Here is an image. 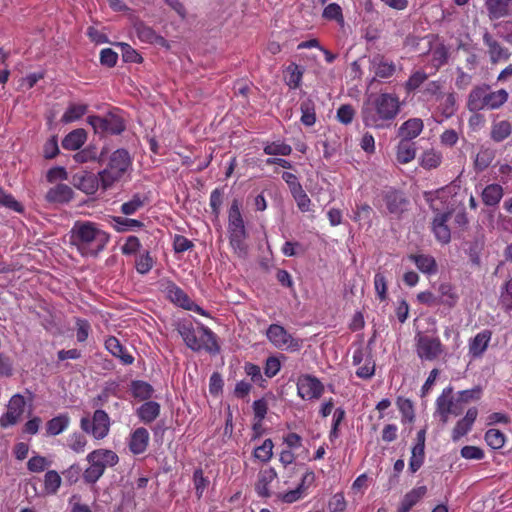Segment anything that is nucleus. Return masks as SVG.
I'll return each mask as SVG.
<instances>
[{"mask_svg":"<svg viewBox=\"0 0 512 512\" xmlns=\"http://www.w3.org/2000/svg\"><path fill=\"white\" fill-rule=\"evenodd\" d=\"M451 209L448 207L441 213H438L432 223V229L437 240L443 244H447L451 239L450 229L447 221L450 219Z\"/></svg>","mask_w":512,"mask_h":512,"instance_id":"nucleus-18","label":"nucleus"},{"mask_svg":"<svg viewBox=\"0 0 512 512\" xmlns=\"http://www.w3.org/2000/svg\"><path fill=\"white\" fill-rule=\"evenodd\" d=\"M176 329L185 344L194 351L204 349L210 353L219 351L215 334L206 326L199 324L195 328L191 321H178Z\"/></svg>","mask_w":512,"mask_h":512,"instance_id":"nucleus-3","label":"nucleus"},{"mask_svg":"<svg viewBox=\"0 0 512 512\" xmlns=\"http://www.w3.org/2000/svg\"><path fill=\"white\" fill-rule=\"evenodd\" d=\"M427 492L426 486H418L405 494L398 512H409L411 508L422 499Z\"/></svg>","mask_w":512,"mask_h":512,"instance_id":"nucleus-31","label":"nucleus"},{"mask_svg":"<svg viewBox=\"0 0 512 512\" xmlns=\"http://www.w3.org/2000/svg\"><path fill=\"white\" fill-rule=\"evenodd\" d=\"M70 425V417L68 414H59L50 419L45 425L47 436H57L64 432Z\"/></svg>","mask_w":512,"mask_h":512,"instance_id":"nucleus-27","label":"nucleus"},{"mask_svg":"<svg viewBox=\"0 0 512 512\" xmlns=\"http://www.w3.org/2000/svg\"><path fill=\"white\" fill-rule=\"evenodd\" d=\"M512 132L510 122L501 120L494 122L491 127V138L496 142H501L508 138Z\"/></svg>","mask_w":512,"mask_h":512,"instance_id":"nucleus-41","label":"nucleus"},{"mask_svg":"<svg viewBox=\"0 0 512 512\" xmlns=\"http://www.w3.org/2000/svg\"><path fill=\"white\" fill-rule=\"evenodd\" d=\"M110 417L101 409L96 410L93 413L92 419L89 417H83L80 420L81 429L93 436L96 440L104 439L110 431Z\"/></svg>","mask_w":512,"mask_h":512,"instance_id":"nucleus-8","label":"nucleus"},{"mask_svg":"<svg viewBox=\"0 0 512 512\" xmlns=\"http://www.w3.org/2000/svg\"><path fill=\"white\" fill-rule=\"evenodd\" d=\"M131 390L132 394L141 400L150 398L153 392L152 386L144 381L133 382Z\"/></svg>","mask_w":512,"mask_h":512,"instance_id":"nucleus-52","label":"nucleus"},{"mask_svg":"<svg viewBox=\"0 0 512 512\" xmlns=\"http://www.w3.org/2000/svg\"><path fill=\"white\" fill-rule=\"evenodd\" d=\"M291 194H292L294 200L296 201L298 208L302 212L310 211V209H311V200L308 197V195L306 194V192L303 190L302 187L296 189Z\"/></svg>","mask_w":512,"mask_h":512,"instance_id":"nucleus-55","label":"nucleus"},{"mask_svg":"<svg viewBox=\"0 0 512 512\" xmlns=\"http://www.w3.org/2000/svg\"><path fill=\"white\" fill-rule=\"evenodd\" d=\"M25 404L22 395L15 394L12 396L7 405L6 413L0 417V426L6 428L16 424L24 412Z\"/></svg>","mask_w":512,"mask_h":512,"instance_id":"nucleus-15","label":"nucleus"},{"mask_svg":"<svg viewBox=\"0 0 512 512\" xmlns=\"http://www.w3.org/2000/svg\"><path fill=\"white\" fill-rule=\"evenodd\" d=\"M437 101H439V110L445 118H449L455 113L457 107L453 93L442 94L437 98Z\"/></svg>","mask_w":512,"mask_h":512,"instance_id":"nucleus-40","label":"nucleus"},{"mask_svg":"<svg viewBox=\"0 0 512 512\" xmlns=\"http://www.w3.org/2000/svg\"><path fill=\"white\" fill-rule=\"evenodd\" d=\"M149 432L146 428L139 427L135 429L129 437L128 446L133 454H142L146 451L149 444Z\"/></svg>","mask_w":512,"mask_h":512,"instance_id":"nucleus-21","label":"nucleus"},{"mask_svg":"<svg viewBox=\"0 0 512 512\" xmlns=\"http://www.w3.org/2000/svg\"><path fill=\"white\" fill-rule=\"evenodd\" d=\"M415 349L418 357L424 361H432L443 353V345L438 337L418 332L415 336Z\"/></svg>","mask_w":512,"mask_h":512,"instance_id":"nucleus-9","label":"nucleus"},{"mask_svg":"<svg viewBox=\"0 0 512 512\" xmlns=\"http://www.w3.org/2000/svg\"><path fill=\"white\" fill-rule=\"evenodd\" d=\"M71 243L84 257H96L109 242L110 236L91 221H76L71 229Z\"/></svg>","mask_w":512,"mask_h":512,"instance_id":"nucleus-2","label":"nucleus"},{"mask_svg":"<svg viewBox=\"0 0 512 512\" xmlns=\"http://www.w3.org/2000/svg\"><path fill=\"white\" fill-rule=\"evenodd\" d=\"M331 512H342L346 508V501L343 493H336L332 496L328 503Z\"/></svg>","mask_w":512,"mask_h":512,"instance_id":"nucleus-63","label":"nucleus"},{"mask_svg":"<svg viewBox=\"0 0 512 512\" xmlns=\"http://www.w3.org/2000/svg\"><path fill=\"white\" fill-rule=\"evenodd\" d=\"M105 347L113 356L119 358L122 363L126 365L133 363L134 358L132 355L125 351L124 347L121 345L117 338L109 337L105 341Z\"/></svg>","mask_w":512,"mask_h":512,"instance_id":"nucleus-30","label":"nucleus"},{"mask_svg":"<svg viewBox=\"0 0 512 512\" xmlns=\"http://www.w3.org/2000/svg\"><path fill=\"white\" fill-rule=\"evenodd\" d=\"M264 152L267 155H281V156H287L292 152V148L290 145L281 142V141H275L268 143L264 147Z\"/></svg>","mask_w":512,"mask_h":512,"instance_id":"nucleus-51","label":"nucleus"},{"mask_svg":"<svg viewBox=\"0 0 512 512\" xmlns=\"http://www.w3.org/2000/svg\"><path fill=\"white\" fill-rule=\"evenodd\" d=\"M152 267H153V259L148 252L140 255L136 259V270L140 274L148 273L152 269Z\"/></svg>","mask_w":512,"mask_h":512,"instance_id":"nucleus-62","label":"nucleus"},{"mask_svg":"<svg viewBox=\"0 0 512 512\" xmlns=\"http://www.w3.org/2000/svg\"><path fill=\"white\" fill-rule=\"evenodd\" d=\"M167 297L176 305L187 309L193 310L201 315H205V312L198 305L194 304L184 291L173 283H168L165 287Z\"/></svg>","mask_w":512,"mask_h":512,"instance_id":"nucleus-16","label":"nucleus"},{"mask_svg":"<svg viewBox=\"0 0 512 512\" xmlns=\"http://www.w3.org/2000/svg\"><path fill=\"white\" fill-rule=\"evenodd\" d=\"M274 444L271 439H266L262 445L254 450V457L262 462H268L273 456Z\"/></svg>","mask_w":512,"mask_h":512,"instance_id":"nucleus-50","label":"nucleus"},{"mask_svg":"<svg viewBox=\"0 0 512 512\" xmlns=\"http://www.w3.org/2000/svg\"><path fill=\"white\" fill-rule=\"evenodd\" d=\"M502 197L503 188L498 184H490L482 192V200L489 206L498 204Z\"/></svg>","mask_w":512,"mask_h":512,"instance_id":"nucleus-38","label":"nucleus"},{"mask_svg":"<svg viewBox=\"0 0 512 512\" xmlns=\"http://www.w3.org/2000/svg\"><path fill=\"white\" fill-rule=\"evenodd\" d=\"M86 141V133L83 129H76L70 132L62 141V146L67 150H77Z\"/></svg>","mask_w":512,"mask_h":512,"instance_id":"nucleus-36","label":"nucleus"},{"mask_svg":"<svg viewBox=\"0 0 512 512\" xmlns=\"http://www.w3.org/2000/svg\"><path fill=\"white\" fill-rule=\"evenodd\" d=\"M509 0H486L490 18H500L508 13Z\"/></svg>","mask_w":512,"mask_h":512,"instance_id":"nucleus-43","label":"nucleus"},{"mask_svg":"<svg viewBox=\"0 0 512 512\" xmlns=\"http://www.w3.org/2000/svg\"><path fill=\"white\" fill-rule=\"evenodd\" d=\"M49 465L50 462L45 457L40 455L31 457L27 463L28 470L31 472H42Z\"/></svg>","mask_w":512,"mask_h":512,"instance_id":"nucleus-60","label":"nucleus"},{"mask_svg":"<svg viewBox=\"0 0 512 512\" xmlns=\"http://www.w3.org/2000/svg\"><path fill=\"white\" fill-rule=\"evenodd\" d=\"M87 111V106L84 104L71 105L63 114L61 120L64 123H70L78 120Z\"/></svg>","mask_w":512,"mask_h":512,"instance_id":"nucleus-48","label":"nucleus"},{"mask_svg":"<svg viewBox=\"0 0 512 512\" xmlns=\"http://www.w3.org/2000/svg\"><path fill=\"white\" fill-rule=\"evenodd\" d=\"M61 485V477L55 470L46 472L44 476V489L49 494H55Z\"/></svg>","mask_w":512,"mask_h":512,"instance_id":"nucleus-47","label":"nucleus"},{"mask_svg":"<svg viewBox=\"0 0 512 512\" xmlns=\"http://www.w3.org/2000/svg\"><path fill=\"white\" fill-rule=\"evenodd\" d=\"M442 153L434 148L425 150L419 156V165L425 170H432L438 168L442 163Z\"/></svg>","mask_w":512,"mask_h":512,"instance_id":"nucleus-28","label":"nucleus"},{"mask_svg":"<svg viewBox=\"0 0 512 512\" xmlns=\"http://www.w3.org/2000/svg\"><path fill=\"white\" fill-rule=\"evenodd\" d=\"M428 78V75L423 71H415L409 77L407 82L405 83V88L408 92L413 91L420 87L421 84Z\"/></svg>","mask_w":512,"mask_h":512,"instance_id":"nucleus-57","label":"nucleus"},{"mask_svg":"<svg viewBox=\"0 0 512 512\" xmlns=\"http://www.w3.org/2000/svg\"><path fill=\"white\" fill-rule=\"evenodd\" d=\"M416 156V148L414 143L407 140L399 142L396 150V159L400 164H407L411 162Z\"/></svg>","mask_w":512,"mask_h":512,"instance_id":"nucleus-32","label":"nucleus"},{"mask_svg":"<svg viewBox=\"0 0 512 512\" xmlns=\"http://www.w3.org/2000/svg\"><path fill=\"white\" fill-rule=\"evenodd\" d=\"M147 200V196L137 193L129 201L121 205V212L125 215H133L144 207Z\"/></svg>","mask_w":512,"mask_h":512,"instance_id":"nucleus-39","label":"nucleus"},{"mask_svg":"<svg viewBox=\"0 0 512 512\" xmlns=\"http://www.w3.org/2000/svg\"><path fill=\"white\" fill-rule=\"evenodd\" d=\"M485 441L492 449H500L505 444V435L498 429H489L485 433Z\"/></svg>","mask_w":512,"mask_h":512,"instance_id":"nucleus-49","label":"nucleus"},{"mask_svg":"<svg viewBox=\"0 0 512 512\" xmlns=\"http://www.w3.org/2000/svg\"><path fill=\"white\" fill-rule=\"evenodd\" d=\"M397 407L402 415L403 423H412L415 419L414 406L411 400L399 397Z\"/></svg>","mask_w":512,"mask_h":512,"instance_id":"nucleus-45","label":"nucleus"},{"mask_svg":"<svg viewBox=\"0 0 512 512\" xmlns=\"http://www.w3.org/2000/svg\"><path fill=\"white\" fill-rule=\"evenodd\" d=\"M353 365L357 366L356 375L361 379H370L375 374V361L371 353L359 346L353 352L352 356Z\"/></svg>","mask_w":512,"mask_h":512,"instance_id":"nucleus-12","label":"nucleus"},{"mask_svg":"<svg viewBox=\"0 0 512 512\" xmlns=\"http://www.w3.org/2000/svg\"><path fill=\"white\" fill-rule=\"evenodd\" d=\"M424 128V123L420 118H411L405 121L399 128V136L403 140L410 141L416 138Z\"/></svg>","mask_w":512,"mask_h":512,"instance_id":"nucleus-25","label":"nucleus"},{"mask_svg":"<svg viewBox=\"0 0 512 512\" xmlns=\"http://www.w3.org/2000/svg\"><path fill=\"white\" fill-rule=\"evenodd\" d=\"M314 479V475L312 472H306L301 480V483L297 485L295 489H292L287 492H280L277 494V498L283 503H294L300 499H302L306 495V483L312 482Z\"/></svg>","mask_w":512,"mask_h":512,"instance_id":"nucleus-19","label":"nucleus"},{"mask_svg":"<svg viewBox=\"0 0 512 512\" xmlns=\"http://www.w3.org/2000/svg\"><path fill=\"white\" fill-rule=\"evenodd\" d=\"M484 43L488 47V54L492 63L503 62L509 59L510 52L507 48L501 46L491 35H484Z\"/></svg>","mask_w":512,"mask_h":512,"instance_id":"nucleus-23","label":"nucleus"},{"mask_svg":"<svg viewBox=\"0 0 512 512\" xmlns=\"http://www.w3.org/2000/svg\"><path fill=\"white\" fill-rule=\"evenodd\" d=\"M136 32L139 39L147 43H154L158 40H163L153 31V29L142 24L136 27Z\"/></svg>","mask_w":512,"mask_h":512,"instance_id":"nucleus-56","label":"nucleus"},{"mask_svg":"<svg viewBox=\"0 0 512 512\" xmlns=\"http://www.w3.org/2000/svg\"><path fill=\"white\" fill-rule=\"evenodd\" d=\"M72 184L86 194H94L100 183L99 176L90 172L76 173L72 176Z\"/></svg>","mask_w":512,"mask_h":512,"instance_id":"nucleus-17","label":"nucleus"},{"mask_svg":"<svg viewBox=\"0 0 512 512\" xmlns=\"http://www.w3.org/2000/svg\"><path fill=\"white\" fill-rule=\"evenodd\" d=\"M424 449L425 446H421V444H416L412 448V455L409 462V468L412 472H416L423 464Z\"/></svg>","mask_w":512,"mask_h":512,"instance_id":"nucleus-53","label":"nucleus"},{"mask_svg":"<svg viewBox=\"0 0 512 512\" xmlns=\"http://www.w3.org/2000/svg\"><path fill=\"white\" fill-rule=\"evenodd\" d=\"M401 109L400 99L392 93L370 95L362 107V120L365 126L384 129L391 125Z\"/></svg>","mask_w":512,"mask_h":512,"instance_id":"nucleus-1","label":"nucleus"},{"mask_svg":"<svg viewBox=\"0 0 512 512\" xmlns=\"http://www.w3.org/2000/svg\"><path fill=\"white\" fill-rule=\"evenodd\" d=\"M462 410L452 397V388H445L436 400L435 414L440 417L443 424L447 423L450 415H458Z\"/></svg>","mask_w":512,"mask_h":512,"instance_id":"nucleus-13","label":"nucleus"},{"mask_svg":"<svg viewBox=\"0 0 512 512\" xmlns=\"http://www.w3.org/2000/svg\"><path fill=\"white\" fill-rule=\"evenodd\" d=\"M303 76V70L296 65L295 63L290 64L284 74V78L286 81V84L292 88L296 89L300 86Z\"/></svg>","mask_w":512,"mask_h":512,"instance_id":"nucleus-42","label":"nucleus"},{"mask_svg":"<svg viewBox=\"0 0 512 512\" xmlns=\"http://www.w3.org/2000/svg\"><path fill=\"white\" fill-rule=\"evenodd\" d=\"M386 207L391 214L398 215L405 210L406 200L403 195L397 191H388L384 196Z\"/></svg>","mask_w":512,"mask_h":512,"instance_id":"nucleus-29","label":"nucleus"},{"mask_svg":"<svg viewBox=\"0 0 512 512\" xmlns=\"http://www.w3.org/2000/svg\"><path fill=\"white\" fill-rule=\"evenodd\" d=\"M73 196L72 189L66 184H58L47 192V199L51 202H68Z\"/></svg>","mask_w":512,"mask_h":512,"instance_id":"nucleus-35","label":"nucleus"},{"mask_svg":"<svg viewBox=\"0 0 512 512\" xmlns=\"http://www.w3.org/2000/svg\"><path fill=\"white\" fill-rule=\"evenodd\" d=\"M111 220V225L117 232H127L143 227V223L136 219L114 216L111 217Z\"/></svg>","mask_w":512,"mask_h":512,"instance_id":"nucleus-37","label":"nucleus"},{"mask_svg":"<svg viewBox=\"0 0 512 512\" xmlns=\"http://www.w3.org/2000/svg\"><path fill=\"white\" fill-rule=\"evenodd\" d=\"M438 297V305L442 304L448 306L449 308L453 307L457 302V295L455 294L453 288L449 284H441L439 287V296Z\"/></svg>","mask_w":512,"mask_h":512,"instance_id":"nucleus-44","label":"nucleus"},{"mask_svg":"<svg viewBox=\"0 0 512 512\" xmlns=\"http://www.w3.org/2000/svg\"><path fill=\"white\" fill-rule=\"evenodd\" d=\"M500 303L506 311L512 310V278L504 285L500 295Z\"/></svg>","mask_w":512,"mask_h":512,"instance_id":"nucleus-61","label":"nucleus"},{"mask_svg":"<svg viewBox=\"0 0 512 512\" xmlns=\"http://www.w3.org/2000/svg\"><path fill=\"white\" fill-rule=\"evenodd\" d=\"M370 69L376 77L387 79L392 77L396 72V65L393 61L384 56L376 55L370 61Z\"/></svg>","mask_w":512,"mask_h":512,"instance_id":"nucleus-20","label":"nucleus"},{"mask_svg":"<svg viewBox=\"0 0 512 512\" xmlns=\"http://www.w3.org/2000/svg\"><path fill=\"white\" fill-rule=\"evenodd\" d=\"M322 16L327 20H335L339 24L344 23V18L342 14L341 7L336 3H331L327 5L324 10Z\"/></svg>","mask_w":512,"mask_h":512,"instance_id":"nucleus-54","label":"nucleus"},{"mask_svg":"<svg viewBox=\"0 0 512 512\" xmlns=\"http://www.w3.org/2000/svg\"><path fill=\"white\" fill-rule=\"evenodd\" d=\"M89 466L83 473V478L88 483H95L109 467L115 466L118 461V455L110 449H96L86 456Z\"/></svg>","mask_w":512,"mask_h":512,"instance_id":"nucleus-5","label":"nucleus"},{"mask_svg":"<svg viewBox=\"0 0 512 512\" xmlns=\"http://www.w3.org/2000/svg\"><path fill=\"white\" fill-rule=\"evenodd\" d=\"M374 288L380 300H385L387 295V281L383 273L377 272L374 276Z\"/></svg>","mask_w":512,"mask_h":512,"instance_id":"nucleus-59","label":"nucleus"},{"mask_svg":"<svg viewBox=\"0 0 512 512\" xmlns=\"http://www.w3.org/2000/svg\"><path fill=\"white\" fill-rule=\"evenodd\" d=\"M409 259L412 260L417 268L426 274H434L437 272V265L435 259L430 255L418 254L410 255Z\"/></svg>","mask_w":512,"mask_h":512,"instance_id":"nucleus-33","label":"nucleus"},{"mask_svg":"<svg viewBox=\"0 0 512 512\" xmlns=\"http://www.w3.org/2000/svg\"><path fill=\"white\" fill-rule=\"evenodd\" d=\"M160 413V405L154 401H148L137 409V415L144 423H151Z\"/></svg>","mask_w":512,"mask_h":512,"instance_id":"nucleus-34","label":"nucleus"},{"mask_svg":"<svg viewBox=\"0 0 512 512\" xmlns=\"http://www.w3.org/2000/svg\"><path fill=\"white\" fill-rule=\"evenodd\" d=\"M478 415V411L475 407L468 409L466 415L459 420L452 431V440L458 441L460 438L465 436L472 428Z\"/></svg>","mask_w":512,"mask_h":512,"instance_id":"nucleus-22","label":"nucleus"},{"mask_svg":"<svg viewBox=\"0 0 512 512\" xmlns=\"http://www.w3.org/2000/svg\"><path fill=\"white\" fill-rule=\"evenodd\" d=\"M0 206H4L6 208H9L16 212L22 211V205L17 202L11 194L6 193L1 187H0Z\"/></svg>","mask_w":512,"mask_h":512,"instance_id":"nucleus-58","label":"nucleus"},{"mask_svg":"<svg viewBox=\"0 0 512 512\" xmlns=\"http://www.w3.org/2000/svg\"><path fill=\"white\" fill-rule=\"evenodd\" d=\"M508 97L505 89L491 92L488 87H476L469 94L467 107L470 111L494 110L506 103Z\"/></svg>","mask_w":512,"mask_h":512,"instance_id":"nucleus-6","label":"nucleus"},{"mask_svg":"<svg viewBox=\"0 0 512 512\" xmlns=\"http://www.w3.org/2000/svg\"><path fill=\"white\" fill-rule=\"evenodd\" d=\"M267 338L278 349L286 351H298L302 347V341L293 337L283 326L272 324L267 330Z\"/></svg>","mask_w":512,"mask_h":512,"instance_id":"nucleus-10","label":"nucleus"},{"mask_svg":"<svg viewBox=\"0 0 512 512\" xmlns=\"http://www.w3.org/2000/svg\"><path fill=\"white\" fill-rule=\"evenodd\" d=\"M492 333L489 330H483L478 333L469 343V354L473 357L481 356L488 347Z\"/></svg>","mask_w":512,"mask_h":512,"instance_id":"nucleus-26","label":"nucleus"},{"mask_svg":"<svg viewBox=\"0 0 512 512\" xmlns=\"http://www.w3.org/2000/svg\"><path fill=\"white\" fill-rule=\"evenodd\" d=\"M67 446L75 453H83L86 449L87 439L86 437L79 433L73 432L67 437Z\"/></svg>","mask_w":512,"mask_h":512,"instance_id":"nucleus-46","label":"nucleus"},{"mask_svg":"<svg viewBox=\"0 0 512 512\" xmlns=\"http://www.w3.org/2000/svg\"><path fill=\"white\" fill-rule=\"evenodd\" d=\"M141 247V243L136 236H129L123 246L121 247L122 253L131 255L136 253Z\"/></svg>","mask_w":512,"mask_h":512,"instance_id":"nucleus-64","label":"nucleus"},{"mask_svg":"<svg viewBox=\"0 0 512 512\" xmlns=\"http://www.w3.org/2000/svg\"><path fill=\"white\" fill-rule=\"evenodd\" d=\"M323 391V384L311 375H302L297 380V393L304 400L318 399Z\"/></svg>","mask_w":512,"mask_h":512,"instance_id":"nucleus-14","label":"nucleus"},{"mask_svg":"<svg viewBox=\"0 0 512 512\" xmlns=\"http://www.w3.org/2000/svg\"><path fill=\"white\" fill-rule=\"evenodd\" d=\"M228 233L230 244L239 256L245 253L246 230L244 221L240 212V204L234 200L229 209L228 215Z\"/></svg>","mask_w":512,"mask_h":512,"instance_id":"nucleus-7","label":"nucleus"},{"mask_svg":"<svg viewBox=\"0 0 512 512\" xmlns=\"http://www.w3.org/2000/svg\"><path fill=\"white\" fill-rule=\"evenodd\" d=\"M131 171L132 160L129 153L124 149L115 150L109 155L106 167L98 173L102 188L106 190L125 180Z\"/></svg>","mask_w":512,"mask_h":512,"instance_id":"nucleus-4","label":"nucleus"},{"mask_svg":"<svg viewBox=\"0 0 512 512\" xmlns=\"http://www.w3.org/2000/svg\"><path fill=\"white\" fill-rule=\"evenodd\" d=\"M277 472L274 468L269 467L258 473V479L255 484V490L260 497H269V485L276 479Z\"/></svg>","mask_w":512,"mask_h":512,"instance_id":"nucleus-24","label":"nucleus"},{"mask_svg":"<svg viewBox=\"0 0 512 512\" xmlns=\"http://www.w3.org/2000/svg\"><path fill=\"white\" fill-rule=\"evenodd\" d=\"M87 121L96 133L119 134L125 128L122 118L115 114L105 117L89 116Z\"/></svg>","mask_w":512,"mask_h":512,"instance_id":"nucleus-11","label":"nucleus"}]
</instances>
